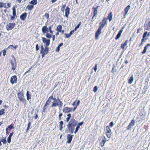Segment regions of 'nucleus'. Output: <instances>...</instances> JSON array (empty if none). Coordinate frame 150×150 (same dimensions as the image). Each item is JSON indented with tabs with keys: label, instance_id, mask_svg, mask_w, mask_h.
<instances>
[{
	"label": "nucleus",
	"instance_id": "5701e85b",
	"mask_svg": "<svg viewBox=\"0 0 150 150\" xmlns=\"http://www.w3.org/2000/svg\"><path fill=\"white\" fill-rule=\"evenodd\" d=\"M68 128L69 131L70 133H71V134L73 133L74 132V129L75 127H71L69 128Z\"/></svg>",
	"mask_w": 150,
	"mask_h": 150
},
{
	"label": "nucleus",
	"instance_id": "5fc2aeb1",
	"mask_svg": "<svg viewBox=\"0 0 150 150\" xmlns=\"http://www.w3.org/2000/svg\"><path fill=\"white\" fill-rule=\"evenodd\" d=\"M6 134L8 135L9 133V132H8V128H6Z\"/></svg>",
	"mask_w": 150,
	"mask_h": 150
},
{
	"label": "nucleus",
	"instance_id": "49530a36",
	"mask_svg": "<svg viewBox=\"0 0 150 150\" xmlns=\"http://www.w3.org/2000/svg\"><path fill=\"white\" fill-rule=\"evenodd\" d=\"M28 6L29 7L28 8L29 9H32L33 8V5H32V6H29V5H28Z\"/></svg>",
	"mask_w": 150,
	"mask_h": 150
},
{
	"label": "nucleus",
	"instance_id": "a19ab883",
	"mask_svg": "<svg viewBox=\"0 0 150 150\" xmlns=\"http://www.w3.org/2000/svg\"><path fill=\"white\" fill-rule=\"evenodd\" d=\"M64 35H65L66 38H69L71 36L69 34L65 33Z\"/></svg>",
	"mask_w": 150,
	"mask_h": 150
},
{
	"label": "nucleus",
	"instance_id": "8fccbe9b",
	"mask_svg": "<svg viewBox=\"0 0 150 150\" xmlns=\"http://www.w3.org/2000/svg\"><path fill=\"white\" fill-rule=\"evenodd\" d=\"M11 139L8 137L7 138V142L8 143H10L11 142Z\"/></svg>",
	"mask_w": 150,
	"mask_h": 150
},
{
	"label": "nucleus",
	"instance_id": "37998d69",
	"mask_svg": "<svg viewBox=\"0 0 150 150\" xmlns=\"http://www.w3.org/2000/svg\"><path fill=\"white\" fill-rule=\"evenodd\" d=\"M13 16H16V10H13Z\"/></svg>",
	"mask_w": 150,
	"mask_h": 150
},
{
	"label": "nucleus",
	"instance_id": "f03ea898",
	"mask_svg": "<svg viewBox=\"0 0 150 150\" xmlns=\"http://www.w3.org/2000/svg\"><path fill=\"white\" fill-rule=\"evenodd\" d=\"M77 122L76 120L73 118H72L67 124V127L69 128L71 127H75L77 125Z\"/></svg>",
	"mask_w": 150,
	"mask_h": 150
},
{
	"label": "nucleus",
	"instance_id": "f8f14e48",
	"mask_svg": "<svg viewBox=\"0 0 150 150\" xmlns=\"http://www.w3.org/2000/svg\"><path fill=\"white\" fill-rule=\"evenodd\" d=\"M144 27L145 29L149 30L150 29V22H146L144 25Z\"/></svg>",
	"mask_w": 150,
	"mask_h": 150
},
{
	"label": "nucleus",
	"instance_id": "3c124183",
	"mask_svg": "<svg viewBox=\"0 0 150 150\" xmlns=\"http://www.w3.org/2000/svg\"><path fill=\"white\" fill-rule=\"evenodd\" d=\"M83 122H81L79 123L78 124V126H81L83 125Z\"/></svg>",
	"mask_w": 150,
	"mask_h": 150
},
{
	"label": "nucleus",
	"instance_id": "cd10ccee",
	"mask_svg": "<svg viewBox=\"0 0 150 150\" xmlns=\"http://www.w3.org/2000/svg\"><path fill=\"white\" fill-rule=\"evenodd\" d=\"M108 18L109 20L110 21H111L112 18V16L111 12H110V13L108 14Z\"/></svg>",
	"mask_w": 150,
	"mask_h": 150
},
{
	"label": "nucleus",
	"instance_id": "680f3d73",
	"mask_svg": "<svg viewBox=\"0 0 150 150\" xmlns=\"http://www.w3.org/2000/svg\"><path fill=\"white\" fill-rule=\"evenodd\" d=\"M52 41H54V40H55V35H53V36H52Z\"/></svg>",
	"mask_w": 150,
	"mask_h": 150
},
{
	"label": "nucleus",
	"instance_id": "bf43d9fd",
	"mask_svg": "<svg viewBox=\"0 0 150 150\" xmlns=\"http://www.w3.org/2000/svg\"><path fill=\"white\" fill-rule=\"evenodd\" d=\"M144 38H143L142 39L141 41V44H142V43L145 42V40H144Z\"/></svg>",
	"mask_w": 150,
	"mask_h": 150
},
{
	"label": "nucleus",
	"instance_id": "7c9ffc66",
	"mask_svg": "<svg viewBox=\"0 0 150 150\" xmlns=\"http://www.w3.org/2000/svg\"><path fill=\"white\" fill-rule=\"evenodd\" d=\"M48 107V106L45 105L42 109V112H45L46 110H47V108ZM43 112H42V113Z\"/></svg>",
	"mask_w": 150,
	"mask_h": 150
},
{
	"label": "nucleus",
	"instance_id": "dca6fc26",
	"mask_svg": "<svg viewBox=\"0 0 150 150\" xmlns=\"http://www.w3.org/2000/svg\"><path fill=\"white\" fill-rule=\"evenodd\" d=\"M2 7L7 8H9L11 6V4L9 3H4L2 2Z\"/></svg>",
	"mask_w": 150,
	"mask_h": 150
},
{
	"label": "nucleus",
	"instance_id": "e433bc0d",
	"mask_svg": "<svg viewBox=\"0 0 150 150\" xmlns=\"http://www.w3.org/2000/svg\"><path fill=\"white\" fill-rule=\"evenodd\" d=\"M50 102L51 101L49 100V99H48L47 100L46 102L45 105L48 106V105L50 103Z\"/></svg>",
	"mask_w": 150,
	"mask_h": 150
},
{
	"label": "nucleus",
	"instance_id": "6e6552de",
	"mask_svg": "<svg viewBox=\"0 0 150 150\" xmlns=\"http://www.w3.org/2000/svg\"><path fill=\"white\" fill-rule=\"evenodd\" d=\"M17 78L16 76L15 75L12 76L10 79V82L11 83L13 84L14 83H16L17 82Z\"/></svg>",
	"mask_w": 150,
	"mask_h": 150
},
{
	"label": "nucleus",
	"instance_id": "864d4df0",
	"mask_svg": "<svg viewBox=\"0 0 150 150\" xmlns=\"http://www.w3.org/2000/svg\"><path fill=\"white\" fill-rule=\"evenodd\" d=\"M52 26H53V25H51L49 26V28H48L49 31L52 30Z\"/></svg>",
	"mask_w": 150,
	"mask_h": 150
},
{
	"label": "nucleus",
	"instance_id": "1a4fd4ad",
	"mask_svg": "<svg viewBox=\"0 0 150 150\" xmlns=\"http://www.w3.org/2000/svg\"><path fill=\"white\" fill-rule=\"evenodd\" d=\"M135 123V120H132L130 123L127 126V129L129 130L131 129L132 128V126H133L134 125Z\"/></svg>",
	"mask_w": 150,
	"mask_h": 150
},
{
	"label": "nucleus",
	"instance_id": "4468645a",
	"mask_svg": "<svg viewBox=\"0 0 150 150\" xmlns=\"http://www.w3.org/2000/svg\"><path fill=\"white\" fill-rule=\"evenodd\" d=\"M72 108H69L68 107H65L63 110V112L64 113H67L71 112V110Z\"/></svg>",
	"mask_w": 150,
	"mask_h": 150
},
{
	"label": "nucleus",
	"instance_id": "6e6d98bb",
	"mask_svg": "<svg viewBox=\"0 0 150 150\" xmlns=\"http://www.w3.org/2000/svg\"><path fill=\"white\" fill-rule=\"evenodd\" d=\"M98 87L97 86H96L94 87V92H96L98 90Z\"/></svg>",
	"mask_w": 150,
	"mask_h": 150
},
{
	"label": "nucleus",
	"instance_id": "72a5a7b5",
	"mask_svg": "<svg viewBox=\"0 0 150 150\" xmlns=\"http://www.w3.org/2000/svg\"><path fill=\"white\" fill-rule=\"evenodd\" d=\"M146 37H148V33L147 32H145L143 34V38H144Z\"/></svg>",
	"mask_w": 150,
	"mask_h": 150
},
{
	"label": "nucleus",
	"instance_id": "c9c22d12",
	"mask_svg": "<svg viewBox=\"0 0 150 150\" xmlns=\"http://www.w3.org/2000/svg\"><path fill=\"white\" fill-rule=\"evenodd\" d=\"M56 98H55V97H53V93H52L51 95V96L49 98H48V99H49V100H50V99H52V100H54V99H55Z\"/></svg>",
	"mask_w": 150,
	"mask_h": 150
},
{
	"label": "nucleus",
	"instance_id": "f704fd0d",
	"mask_svg": "<svg viewBox=\"0 0 150 150\" xmlns=\"http://www.w3.org/2000/svg\"><path fill=\"white\" fill-rule=\"evenodd\" d=\"M5 110L4 109H1L0 110V116L4 114L5 113Z\"/></svg>",
	"mask_w": 150,
	"mask_h": 150
},
{
	"label": "nucleus",
	"instance_id": "774afa93",
	"mask_svg": "<svg viewBox=\"0 0 150 150\" xmlns=\"http://www.w3.org/2000/svg\"><path fill=\"white\" fill-rule=\"evenodd\" d=\"M141 30V29L140 28H139L137 31V33H138Z\"/></svg>",
	"mask_w": 150,
	"mask_h": 150
},
{
	"label": "nucleus",
	"instance_id": "a878e982",
	"mask_svg": "<svg viewBox=\"0 0 150 150\" xmlns=\"http://www.w3.org/2000/svg\"><path fill=\"white\" fill-rule=\"evenodd\" d=\"M63 125V122L62 121H61L59 122V130L61 131L62 129V125Z\"/></svg>",
	"mask_w": 150,
	"mask_h": 150
},
{
	"label": "nucleus",
	"instance_id": "a211bd4d",
	"mask_svg": "<svg viewBox=\"0 0 150 150\" xmlns=\"http://www.w3.org/2000/svg\"><path fill=\"white\" fill-rule=\"evenodd\" d=\"M122 29H121L119 31L118 34H117L116 37L115 38V39L116 40H117L119 39L120 38V37L121 35V34L122 32Z\"/></svg>",
	"mask_w": 150,
	"mask_h": 150
},
{
	"label": "nucleus",
	"instance_id": "f3484780",
	"mask_svg": "<svg viewBox=\"0 0 150 150\" xmlns=\"http://www.w3.org/2000/svg\"><path fill=\"white\" fill-rule=\"evenodd\" d=\"M107 141H108V140H107L105 137H104L102 139V141L100 143V146H103L104 145L105 142Z\"/></svg>",
	"mask_w": 150,
	"mask_h": 150
},
{
	"label": "nucleus",
	"instance_id": "a18cd8bd",
	"mask_svg": "<svg viewBox=\"0 0 150 150\" xmlns=\"http://www.w3.org/2000/svg\"><path fill=\"white\" fill-rule=\"evenodd\" d=\"M44 49L43 46L42 45H41V50H40V52H43V50H44Z\"/></svg>",
	"mask_w": 150,
	"mask_h": 150
},
{
	"label": "nucleus",
	"instance_id": "c85d7f7f",
	"mask_svg": "<svg viewBox=\"0 0 150 150\" xmlns=\"http://www.w3.org/2000/svg\"><path fill=\"white\" fill-rule=\"evenodd\" d=\"M70 10H65V16L67 18H68Z\"/></svg>",
	"mask_w": 150,
	"mask_h": 150
},
{
	"label": "nucleus",
	"instance_id": "603ef678",
	"mask_svg": "<svg viewBox=\"0 0 150 150\" xmlns=\"http://www.w3.org/2000/svg\"><path fill=\"white\" fill-rule=\"evenodd\" d=\"M109 125L111 127H112L114 125V124L113 123V122H110V123Z\"/></svg>",
	"mask_w": 150,
	"mask_h": 150
},
{
	"label": "nucleus",
	"instance_id": "ea45409f",
	"mask_svg": "<svg viewBox=\"0 0 150 150\" xmlns=\"http://www.w3.org/2000/svg\"><path fill=\"white\" fill-rule=\"evenodd\" d=\"M13 128V125L12 124H11V125L8 126V127L7 128H8V129L9 128L10 129H12Z\"/></svg>",
	"mask_w": 150,
	"mask_h": 150
},
{
	"label": "nucleus",
	"instance_id": "09e8293b",
	"mask_svg": "<svg viewBox=\"0 0 150 150\" xmlns=\"http://www.w3.org/2000/svg\"><path fill=\"white\" fill-rule=\"evenodd\" d=\"M60 47H58H58H57V49L56 50V51L57 52H59L60 50Z\"/></svg>",
	"mask_w": 150,
	"mask_h": 150
},
{
	"label": "nucleus",
	"instance_id": "de8ad7c7",
	"mask_svg": "<svg viewBox=\"0 0 150 150\" xmlns=\"http://www.w3.org/2000/svg\"><path fill=\"white\" fill-rule=\"evenodd\" d=\"M6 51L5 50H3V55L5 56L6 54Z\"/></svg>",
	"mask_w": 150,
	"mask_h": 150
},
{
	"label": "nucleus",
	"instance_id": "c756f323",
	"mask_svg": "<svg viewBox=\"0 0 150 150\" xmlns=\"http://www.w3.org/2000/svg\"><path fill=\"white\" fill-rule=\"evenodd\" d=\"M37 3V0H33L31 1L30 3L33 4V5H35Z\"/></svg>",
	"mask_w": 150,
	"mask_h": 150
},
{
	"label": "nucleus",
	"instance_id": "473e14b6",
	"mask_svg": "<svg viewBox=\"0 0 150 150\" xmlns=\"http://www.w3.org/2000/svg\"><path fill=\"white\" fill-rule=\"evenodd\" d=\"M101 23L105 25L107 24L106 19L105 18H104L103 19L102 22Z\"/></svg>",
	"mask_w": 150,
	"mask_h": 150
},
{
	"label": "nucleus",
	"instance_id": "c03bdc74",
	"mask_svg": "<svg viewBox=\"0 0 150 150\" xmlns=\"http://www.w3.org/2000/svg\"><path fill=\"white\" fill-rule=\"evenodd\" d=\"M35 48H36V50L37 51H38L39 50L38 44H37L36 45Z\"/></svg>",
	"mask_w": 150,
	"mask_h": 150
},
{
	"label": "nucleus",
	"instance_id": "e2e57ef3",
	"mask_svg": "<svg viewBox=\"0 0 150 150\" xmlns=\"http://www.w3.org/2000/svg\"><path fill=\"white\" fill-rule=\"evenodd\" d=\"M130 6L129 5L125 9H129Z\"/></svg>",
	"mask_w": 150,
	"mask_h": 150
},
{
	"label": "nucleus",
	"instance_id": "0eeeda50",
	"mask_svg": "<svg viewBox=\"0 0 150 150\" xmlns=\"http://www.w3.org/2000/svg\"><path fill=\"white\" fill-rule=\"evenodd\" d=\"M42 39L43 42L46 45V46H48L50 44V40L47 39L44 37H42Z\"/></svg>",
	"mask_w": 150,
	"mask_h": 150
},
{
	"label": "nucleus",
	"instance_id": "423d86ee",
	"mask_svg": "<svg viewBox=\"0 0 150 150\" xmlns=\"http://www.w3.org/2000/svg\"><path fill=\"white\" fill-rule=\"evenodd\" d=\"M106 134L108 138H110L111 136L112 133L111 130L108 126L106 127Z\"/></svg>",
	"mask_w": 150,
	"mask_h": 150
},
{
	"label": "nucleus",
	"instance_id": "4d7b16f0",
	"mask_svg": "<svg viewBox=\"0 0 150 150\" xmlns=\"http://www.w3.org/2000/svg\"><path fill=\"white\" fill-rule=\"evenodd\" d=\"M81 24V22H80L76 26V28H79V27L80 25Z\"/></svg>",
	"mask_w": 150,
	"mask_h": 150
},
{
	"label": "nucleus",
	"instance_id": "79ce46f5",
	"mask_svg": "<svg viewBox=\"0 0 150 150\" xmlns=\"http://www.w3.org/2000/svg\"><path fill=\"white\" fill-rule=\"evenodd\" d=\"M58 103H59V105L62 106L63 103L60 100H59V102Z\"/></svg>",
	"mask_w": 150,
	"mask_h": 150
},
{
	"label": "nucleus",
	"instance_id": "b1692460",
	"mask_svg": "<svg viewBox=\"0 0 150 150\" xmlns=\"http://www.w3.org/2000/svg\"><path fill=\"white\" fill-rule=\"evenodd\" d=\"M47 47L48 46H46L45 49L43 50V52L45 53L46 54H47L49 51V49Z\"/></svg>",
	"mask_w": 150,
	"mask_h": 150
},
{
	"label": "nucleus",
	"instance_id": "0e129e2a",
	"mask_svg": "<svg viewBox=\"0 0 150 150\" xmlns=\"http://www.w3.org/2000/svg\"><path fill=\"white\" fill-rule=\"evenodd\" d=\"M79 103H80V100H78L77 103L76 104V106H78L79 105Z\"/></svg>",
	"mask_w": 150,
	"mask_h": 150
},
{
	"label": "nucleus",
	"instance_id": "4be33fe9",
	"mask_svg": "<svg viewBox=\"0 0 150 150\" xmlns=\"http://www.w3.org/2000/svg\"><path fill=\"white\" fill-rule=\"evenodd\" d=\"M128 42L127 40H126L123 44L121 45V47L122 49H124L125 47L127 45Z\"/></svg>",
	"mask_w": 150,
	"mask_h": 150
},
{
	"label": "nucleus",
	"instance_id": "412c9836",
	"mask_svg": "<svg viewBox=\"0 0 150 150\" xmlns=\"http://www.w3.org/2000/svg\"><path fill=\"white\" fill-rule=\"evenodd\" d=\"M1 141L4 144L6 143V137H2L1 139Z\"/></svg>",
	"mask_w": 150,
	"mask_h": 150
},
{
	"label": "nucleus",
	"instance_id": "ddd939ff",
	"mask_svg": "<svg viewBox=\"0 0 150 150\" xmlns=\"http://www.w3.org/2000/svg\"><path fill=\"white\" fill-rule=\"evenodd\" d=\"M42 31L44 34L47 33L49 32L48 28L46 26H44L42 28Z\"/></svg>",
	"mask_w": 150,
	"mask_h": 150
},
{
	"label": "nucleus",
	"instance_id": "338daca9",
	"mask_svg": "<svg viewBox=\"0 0 150 150\" xmlns=\"http://www.w3.org/2000/svg\"><path fill=\"white\" fill-rule=\"evenodd\" d=\"M63 43H60L58 45V46L59 47H61L62 45H63Z\"/></svg>",
	"mask_w": 150,
	"mask_h": 150
},
{
	"label": "nucleus",
	"instance_id": "7ed1b4c3",
	"mask_svg": "<svg viewBox=\"0 0 150 150\" xmlns=\"http://www.w3.org/2000/svg\"><path fill=\"white\" fill-rule=\"evenodd\" d=\"M17 96L20 101L24 103H26V100L25 99L24 94L23 93L20 92L17 93Z\"/></svg>",
	"mask_w": 150,
	"mask_h": 150
},
{
	"label": "nucleus",
	"instance_id": "f257e3e1",
	"mask_svg": "<svg viewBox=\"0 0 150 150\" xmlns=\"http://www.w3.org/2000/svg\"><path fill=\"white\" fill-rule=\"evenodd\" d=\"M105 25L102 23H100V25L99 28L96 33V39L98 40L99 38V36L101 33L102 29L104 27Z\"/></svg>",
	"mask_w": 150,
	"mask_h": 150
},
{
	"label": "nucleus",
	"instance_id": "39448f33",
	"mask_svg": "<svg viewBox=\"0 0 150 150\" xmlns=\"http://www.w3.org/2000/svg\"><path fill=\"white\" fill-rule=\"evenodd\" d=\"M15 23H9L7 24L6 27V28L8 31L12 30L15 26Z\"/></svg>",
	"mask_w": 150,
	"mask_h": 150
},
{
	"label": "nucleus",
	"instance_id": "58836bf2",
	"mask_svg": "<svg viewBox=\"0 0 150 150\" xmlns=\"http://www.w3.org/2000/svg\"><path fill=\"white\" fill-rule=\"evenodd\" d=\"M44 16L48 19L49 18V14L47 13H46L44 15Z\"/></svg>",
	"mask_w": 150,
	"mask_h": 150
},
{
	"label": "nucleus",
	"instance_id": "6ab92c4d",
	"mask_svg": "<svg viewBox=\"0 0 150 150\" xmlns=\"http://www.w3.org/2000/svg\"><path fill=\"white\" fill-rule=\"evenodd\" d=\"M149 47H150V44H147L146 45L145 47L144 48V50L142 52V54H145V53H146V50H147L148 48Z\"/></svg>",
	"mask_w": 150,
	"mask_h": 150
},
{
	"label": "nucleus",
	"instance_id": "69168bd1",
	"mask_svg": "<svg viewBox=\"0 0 150 150\" xmlns=\"http://www.w3.org/2000/svg\"><path fill=\"white\" fill-rule=\"evenodd\" d=\"M14 16H11V20H13L15 18Z\"/></svg>",
	"mask_w": 150,
	"mask_h": 150
},
{
	"label": "nucleus",
	"instance_id": "9d476101",
	"mask_svg": "<svg viewBox=\"0 0 150 150\" xmlns=\"http://www.w3.org/2000/svg\"><path fill=\"white\" fill-rule=\"evenodd\" d=\"M73 135L70 134H68L67 137V143L68 144L70 143L72 140Z\"/></svg>",
	"mask_w": 150,
	"mask_h": 150
},
{
	"label": "nucleus",
	"instance_id": "2eb2a0df",
	"mask_svg": "<svg viewBox=\"0 0 150 150\" xmlns=\"http://www.w3.org/2000/svg\"><path fill=\"white\" fill-rule=\"evenodd\" d=\"M27 14L26 13H24L22 14L20 16V19L23 21H25L27 16Z\"/></svg>",
	"mask_w": 150,
	"mask_h": 150
},
{
	"label": "nucleus",
	"instance_id": "4c0bfd02",
	"mask_svg": "<svg viewBox=\"0 0 150 150\" xmlns=\"http://www.w3.org/2000/svg\"><path fill=\"white\" fill-rule=\"evenodd\" d=\"M79 128H80V127L79 126L77 125V126L75 129V131L74 132L75 134H76V133L78 132V131Z\"/></svg>",
	"mask_w": 150,
	"mask_h": 150
},
{
	"label": "nucleus",
	"instance_id": "9b49d317",
	"mask_svg": "<svg viewBox=\"0 0 150 150\" xmlns=\"http://www.w3.org/2000/svg\"><path fill=\"white\" fill-rule=\"evenodd\" d=\"M53 101L52 102V104L51 106L52 107H56L57 105H58V103L57 101V100L56 98L55 99H54Z\"/></svg>",
	"mask_w": 150,
	"mask_h": 150
},
{
	"label": "nucleus",
	"instance_id": "20e7f679",
	"mask_svg": "<svg viewBox=\"0 0 150 150\" xmlns=\"http://www.w3.org/2000/svg\"><path fill=\"white\" fill-rule=\"evenodd\" d=\"M13 57V59L11 60L10 63L12 70H15L16 67V59L14 57Z\"/></svg>",
	"mask_w": 150,
	"mask_h": 150
},
{
	"label": "nucleus",
	"instance_id": "2f4dec72",
	"mask_svg": "<svg viewBox=\"0 0 150 150\" xmlns=\"http://www.w3.org/2000/svg\"><path fill=\"white\" fill-rule=\"evenodd\" d=\"M52 36H53L52 34H50V33H47L45 35L46 37L48 38H51L52 37Z\"/></svg>",
	"mask_w": 150,
	"mask_h": 150
},
{
	"label": "nucleus",
	"instance_id": "13d9d810",
	"mask_svg": "<svg viewBox=\"0 0 150 150\" xmlns=\"http://www.w3.org/2000/svg\"><path fill=\"white\" fill-rule=\"evenodd\" d=\"M74 32V30H72L70 32L69 34L71 36L73 33Z\"/></svg>",
	"mask_w": 150,
	"mask_h": 150
},
{
	"label": "nucleus",
	"instance_id": "052dcab7",
	"mask_svg": "<svg viewBox=\"0 0 150 150\" xmlns=\"http://www.w3.org/2000/svg\"><path fill=\"white\" fill-rule=\"evenodd\" d=\"M34 111V109L33 108L32 109V110L31 111L30 113L32 115H33V114Z\"/></svg>",
	"mask_w": 150,
	"mask_h": 150
},
{
	"label": "nucleus",
	"instance_id": "bb28decb",
	"mask_svg": "<svg viewBox=\"0 0 150 150\" xmlns=\"http://www.w3.org/2000/svg\"><path fill=\"white\" fill-rule=\"evenodd\" d=\"M134 80V78L133 75H132L130 77L129 80V83L130 84H131L133 82Z\"/></svg>",
	"mask_w": 150,
	"mask_h": 150
},
{
	"label": "nucleus",
	"instance_id": "393cba45",
	"mask_svg": "<svg viewBox=\"0 0 150 150\" xmlns=\"http://www.w3.org/2000/svg\"><path fill=\"white\" fill-rule=\"evenodd\" d=\"M62 28V26L61 25H59L57 26V28L56 29V30L59 32H61Z\"/></svg>",
	"mask_w": 150,
	"mask_h": 150
},
{
	"label": "nucleus",
	"instance_id": "aec40b11",
	"mask_svg": "<svg viewBox=\"0 0 150 150\" xmlns=\"http://www.w3.org/2000/svg\"><path fill=\"white\" fill-rule=\"evenodd\" d=\"M26 95L27 100H29L31 98V95L30 92L29 91H27L26 93Z\"/></svg>",
	"mask_w": 150,
	"mask_h": 150
}]
</instances>
